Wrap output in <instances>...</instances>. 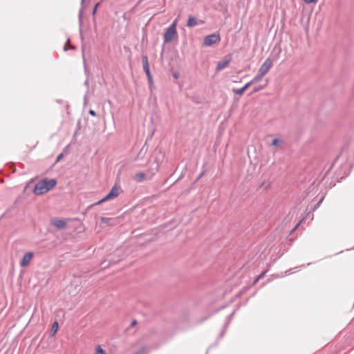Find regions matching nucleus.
<instances>
[{
	"label": "nucleus",
	"instance_id": "1",
	"mask_svg": "<svg viewBox=\"0 0 354 354\" xmlns=\"http://www.w3.org/2000/svg\"><path fill=\"white\" fill-rule=\"evenodd\" d=\"M57 182L55 179H44L38 182L34 188L33 193L35 195H41L53 188Z\"/></svg>",
	"mask_w": 354,
	"mask_h": 354
},
{
	"label": "nucleus",
	"instance_id": "2",
	"mask_svg": "<svg viewBox=\"0 0 354 354\" xmlns=\"http://www.w3.org/2000/svg\"><path fill=\"white\" fill-rule=\"evenodd\" d=\"M272 62L270 59H267L264 63L261 66L258 71V74L252 80L254 83L259 82L261 78L268 72L272 67Z\"/></svg>",
	"mask_w": 354,
	"mask_h": 354
},
{
	"label": "nucleus",
	"instance_id": "3",
	"mask_svg": "<svg viewBox=\"0 0 354 354\" xmlns=\"http://www.w3.org/2000/svg\"><path fill=\"white\" fill-rule=\"evenodd\" d=\"M119 191H120V187L118 185H115L112 187V189H111L109 193L106 196H104L102 200L98 201L96 203V205H100L103 202L108 201L109 200L116 198L119 195Z\"/></svg>",
	"mask_w": 354,
	"mask_h": 354
},
{
	"label": "nucleus",
	"instance_id": "4",
	"mask_svg": "<svg viewBox=\"0 0 354 354\" xmlns=\"http://www.w3.org/2000/svg\"><path fill=\"white\" fill-rule=\"evenodd\" d=\"M221 37L219 34L213 33L206 36L204 39V44L207 46H210L214 44L219 42Z\"/></svg>",
	"mask_w": 354,
	"mask_h": 354
},
{
	"label": "nucleus",
	"instance_id": "5",
	"mask_svg": "<svg viewBox=\"0 0 354 354\" xmlns=\"http://www.w3.org/2000/svg\"><path fill=\"white\" fill-rule=\"evenodd\" d=\"M177 35L176 29L167 28L164 35V41L165 43L171 42Z\"/></svg>",
	"mask_w": 354,
	"mask_h": 354
},
{
	"label": "nucleus",
	"instance_id": "6",
	"mask_svg": "<svg viewBox=\"0 0 354 354\" xmlns=\"http://www.w3.org/2000/svg\"><path fill=\"white\" fill-rule=\"evenodd\" d=\"M32 258H33L32 252H26L24 255L22 259L20 262L21 267H26L30 263V262L32 261Z\"/></svg>",
	"mask_w": 354,
	"mask_h": 354
},
{
	"label": "nucleus",
	"instance_id": "7",
	"mask_svg": "<svg viewBox=\"0 0 354 354\" xmlns=\"http://www.w3.org/2000/svg\"><path fill=\"white\" fill-rule=\"evenodd\" d=\"M231 56H226L222 61L219 62L216 66V71H219L226 68L231 62Z\"/></svg>",
	"mask_w": 354,
	"mask_h": 354
},
{
	"label": "nucleus",
	"instance_id": "8",
	"mask_svg": "<svg viewBox=\"0 0 354 354\" xmlns=\"http://www.w3.org/2000/svg\"><path fill=\"white\" fill-rule=\"evenodd\" d=\"M142 64H143V69L145 72L146 73V75H147L149 81L151 82H152V77L150 73L149 64H148V59L147 56H144L142 57Z\"/></svg>",
	"mask_w": 354,
	"mask_h": 354
},
{
	"label": "nucleus",
	"instance_id": "9",
	"mask_svg": "<svg viewBox=\"0 0 354 354\" xmlns=\"http://www.w3.org/2000/svg\"><path fill=\"white\" fill-rule=\"evenodd\" d=\"M52 224L58 230H62L66 226V221L59 219H53Z\"/></svg>",
	"mask_w": 354,
	"mask_h": 354
},
{
	"label": "nucleus",
	"instance_id": "10",
	"mask_svg": "<svg viewBox=\"0 0 354 354\" xmlns=\"http://www.w3.org/2000/svg\"><path fill=\"white\" fill-rule=\"evenodd\" d=\"M254 84L252 80L248 82L243 87L239 89H233V92L236 95H241L252 84Z\"/></svg>",
	"mask_w": 354,
	"mask_h": 354
},
{
	"label": "nucleus",
	"instance_id": "11",
	"mask_svg": "<svg viewBox=\"0 0 354 354\" xmlns=\"http://www.w3.org/2000/svg\"><path fill=\"white\" fill-rule=\"evenodd\" d=\"M196 25H197L196 19L192 16H189L188 18L187 26L189 28H192Z\"/></svg>",
	"mask_w": 354,
	"mask_h": 354
},
{
	"label": "nucleus",
	"instance_id": "12",
	"mask_svg": "<svg viewBox=\"0 0 354 354\" xmlns=\"http://www.w3.org/2000/svg\"><path fill=\"white\" fill-rule=\"evenodd\" d=\"M145 178L146 175L145 173L142 172L138 173L134 176V179L138 182H141L144 180Z\"/></svg>",
	"mask_w": 354,
	"mask_h": 354
},
{
	"label": "nucleus",
	"instance_id": "13",
	"mask_svg": "<svg viewBox=\"0 0 354 354\" xmlns=\"http://www.w3.org/2000/svg\"><path fill=\"white\" fill-rule=\"evenodd\" d=\"M101 221L104 223H108V224L111 225H114L115 223V219L111 218L102 217L101 218Z\"/></svg>",
	"mask_w": 354,
	"mask_h": 354
},
{
	"label": "nucleus",
	"instance_id": "14",
	"mask_svg": "<svg viewBox=\"0 0 354 354\" xmlns=\"http://www.w3.org/2000/svg\"><path fill=\"white\" fill-rule=\"evenodd\" d=\"M58 330V323L57 322H54L52 325V327H51V329H50V336H54L55 334L57 333Z\"/></svg>",
	"mask_w": 354,
	"mask_h": 354
},
{
	"label": "nucleus",
	"instance_id": "15",
	"mask_svg": "<svg viewBox=\"0 0 354 354\" xmlns=\"http://www.w3.org/2000/svg\"><path fill=\"white\" fill-rule=\"evenodd\" d=\"M146 151H144V149L142 148L140 152L138 154V156L134 159V160H138L139 159L142 160L145 156Z\"/></svg>",
	"mask_w": 354,
	"mask_h": 354
},
{
	"label": "nucleus",
	"instance_id": "16",
	"mask_svg": "<svg viewBox=\"0 0 354 354\" xmlns=\"http://www.w3.org/2000/svg\"><path fill=\"white\" fill-rule=\"evenodd\" d=\"M95 354H106V351L101 346H97L95 348Z\"/></svg>",
	"mask_w": 354,
	"mask_h": 354
},
{
	"label": "nucleus",
	"instance_id": "17",
	"mask_svg": "<svg viewBox=\"0 0 354 354\" xmlns=\"http://www.w3.org/2000/svg\"><path fill=\"white\" fill-rule=\"evenodd\" d=\"M282 142H283L281 140L276 138L272 140V145H273L274 147H279L282 144Z\"/></svg>",
	"mask_w": 354,
	"mask_h": 354
},
{
	"label": "nucleus",
	"instance_id": "18",
	"mask_svg": "<svg viewBox=\"0 0 354 354\" xmlns=\"http://www.w3.org/2000/svg\"><path fill=\"white\" fill-rule=\"evenodd\" d=\"M147 349L146 347H142L138 351L135 352L133 354H147Z\"/></svg>",
	"mask_w": 354,
	"mask_h": 354
},
{
	"label": "nucleus",
	"instance_id": "19",
	"mask_svg": "<svg viewBox=\"0 0 354 354\" xmlns=\"http://www.w3.org/2000/svg\"><path fill=\"white\" fill-rule=\"evenodd\" d=\"M177 22H178V19H175L173 23L171 24V26H169L170 28H173V29H176V26H177Z\"/></svg>",
	"mask_w": 354,
	"mask_h": 354
},
{
	"label": "nucleus",
	"instance_id": "20",
	"mask_svg": "<svg viewBox=\"0 0 354 354\" xmlns=\"http://www.w3.org/2000/svg\"><path fill=\"white\" fill-rule=\"evenodd\" d=\"M318 0H304V1L307 4L315 3Z\"/></svg>",
	"mask_w": 354,
	"mask_h": 354
},
{
	"label": "nucleus",
	"instance_id": "21",
	"mask_svg": "<svg viewBox=\"0 0 354 354\" xmlns=\"http://www.w3.org/2000/svg\"><path fill=\"white\" fill-rule=\"evenodd\" d=\"M263 87H264V86H257V87H255V88H254L253 92H254V93L258 92L259 91H260V90L263 89Z\"/></svg>",
	"mask_w": 354,
	"mask_h": 354
},
{
	"label": "nucleus",
	"instance_id": "22",
	"mask_svg": "<svg viewBox=\"0 0 354 354\" xmlns=\"http://www.w3.org/2000/svg\"><path fill=\"white\" fill-rule=\"evenodd\" d=\"M99 6H100V3H97L95 6V7H94V8H93V15H95V14L96 13L97 8V7H98Z\"/></svg>",
	"mask_w": 354,
	"mask_h": 354
},
{
	"label": "nucleus",
	"instance_id": "23",
	"mask_svg": "<svg viewBox=\"0 0 354 354\" xmlns=\"http://www.w3.org/2000/svg\"><path fill=\"white\" fill-rule=\"evenodd\" d=\"M63 158V154L62 153H60L59 155L57 156V158H56V162H59L62 158Z\"/></svg>",
	"mask_w": 354,
	"mask_h": 354
},
{
	"label": "nucleus",
	"instance_id": "24",
	"mask_svg": "<svg viewBox=\"0 0 354 354\" xmlns=\"http://www.w3.org/2000/svg\"><path fill=\"white\" fill-rule=\"evenodd\" d=\"M89 113L93 115V116H95L96 115V113L95 112L93 111V110H90L89 111Z\"/></svg>",
	"mask_w": 354,
	"mask_h": 354
},
{
	"label": "nucleus",
	"instance_id": "25",
	"mask_svg": "<svg viewBox=\"0 0 354 354\" xmlns=\"http://www.w3.org/2000/svg\"><path fill=\"white\" fill-rule=\"evenodd\" d=\"M266 273V272H262L261 274H259L258 277H257V280H259V279H261V277H263V276L264 275V274Z\"/></svg>",
	"mask_w": 354,
	"mask_h": 354
},
{
	"label": "nucleus",
	"instance_id": "26",
	"mask_svg": "<svg viewBox=\"0 0 354 354\" xmlns=\"http://www.w3.org/2000/svg\"><path fill=\"white\" fill-rule=\"evenodd\" d=\"M136 324V320H133L131 323V326H133Z\"/></svg>",
	"mask_w": 354,
	"mask_h": 354
},
{
	"label": "nucleus",
	"instance_id": "27",
	"mask_svg": "<svg viewBox=\"0 0 354 354\" xmlns=\"http://www.w3.org/2000/svg\"><path fill=\"white\" fill-rule=\"evenodd\" d=\"M322 201H323V198H322V199L319 201V203H318L317 205H319L322 202Z\"/></svg>",
	"mask_w": 354,
	"mask_h": 354
},
{
	"label": "nucleus",
	"instance_id": "28",
	"mask_svg": "<svg viewBox=\"0 0 354 354\" xmlns=\"http://www.w3.org/2000/svg\"><path fill=\"white\" fill-rule=\"evenodd\" d=\"M299 225V223L297 224V225L295 226L294 230H295L297 227H298Z\"/></svg>",
	"mask_w": 354,
	"mask_h": 354
},
{
	"label": "nucleus",
	"instance_id": "29",
	"mask_svg": "<svg viewBox=\"0 0 354 354\" xmlns=\"http://www.w3.org/2000/svg\"><path fill=\"white\" fill-rule=\"evenodd\" d=\"M109 266V264H107V265H104V266H103V268H106V266Z\"/></svg>",
	"mask_w": 354,
	"mask_h": 354
},
{
	"label": "nucleus",
	"instance_id": "30",
	"mask_svg": "<svg viewBox=\"0 0 354 354\" xmlns=\"http://www.w3.org/2000/svg\"><path fill=\"white\" fill-rule=\"evenodd\" d=\"M64 50H67V48H66V46H64Z\"/></svg>",
	"mask_w": 354,
	"mask_h": 354
},
{
	"label": "nucleus",
	"instance_id": "31",
	"mask_svg": "<svg viewBox=\"0 0 354 354\" xmlns=\"http://www.w3.org/2000/svg\"><path fill=\"white\" fill-rule=\"evenodd\" d=\"M85 0H82V3L83 4Z\"/></svg>",
	"mask_w": 354,
	"mask_h": 354
},
{
	"label": "nucleus",
	"instance_id": "32",
	"mask_svg": "<svg viewBox=\"0 0 354 354\" xmlns=\"http://www.w3.org/2000/svg\"><path fill=\"white\" fill-rule=\"evenodd\" d=\"M174 77H175L176 78H177V77H178V75H174Z\"/></svg>",
	"mask_w": 354,
	"mask_h": 354
}]
</instances>
